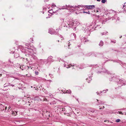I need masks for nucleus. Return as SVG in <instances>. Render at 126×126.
<instances>
[{"label": "nucleus", "mask_w": 126, "mask_h": 126, "mask_svg": "<svg viewBox=\"0 0 126 126\" xmlns=\"http://www.w3.org/2000/svg\"><path fill=\"white\" fill-rule=\"evenodd\" d=\"M22 69L23 70H25V73H24V75L28 77H29L31 76V74L29 72V71H28L30 67L27 66H25L24 65H22Z\"/></svg>", "instance_id": "1"}, {"label": "nucleus", "mask_w": 126, "mask_h": 126, "mask_svg": "<svg viewBox=\"0 0 126 126\" xmlns=\"http://www.w3.org/2000/svg\"><path fill=\"white\" fill-rule=\"evenodd\" d=\"M59 31V29H56L55 30L51 28L49 29L48 30V32L52 34H56L58 33Z\"/></svg>", "instance_id": "2"}, {"label": "nucleus", "mask_w": 126, "mask_h": 126, "mask_svg": "<svg viewBox=\"0 0 126 126\" xmlns=\"http://www.w3.org/2000/svg\"><path fill=\"white\" fill-rule=\"evenodd\" d=\"M68 10H69L70 12H72L76 9L77 7V6H74L70 5H68Z\"/></svg>", "instance_id": "3"}, {"label": "nucleus", "mask_w": 126, "mask_h": 126, "mask_svg": "<svg viewBox=\"0 0 126 126\" xmlns=\"http://www.w3.org/2000/svg\"><path fill=\"white\" fill-rule=\"evenodd\" d=\"M74 25V21L72 20L70 22L68 21V23H67V25H66V27H70L72 28Z\"/></svg>", "instance_id": "4"}, {"label": "nucleus", "mask_w": 126, "mask_h": 126, "mask_svg": "<svg viewBox=\"0 0 126 126\" xmlns=\"http://www.w3.org/2000/svg\"><path fill=\"white\" fill-rule=\"evenodd\" d=\"M81 42H83L85 43L89 41L87 38L84 37H82L81 38Z\"/></svg>", "instance_id": "5"}, {"label": "nucleus", "mask_w": 126, "mask_h": 126, "mask_svg": "<svg viewBox=\"0 0 126 126\" xmlns=\"http://www.w3.org/2000/svg\"><path fill=\"white\" fill-rule=\"evenodd\" d=\"M63 65L64 67H65L67 68H69L71 66H72V65H69L68 63L66 62H65L64 63Z\"/></svg>", "instance_id": "6"}, {"label": "nucleus", "mask_w": 126, "mask_h": 126, "mask_svg": "<svg viewBox=\"0 0 126 126\" xmlns=\"http://www.w3.org/2000/svg\"><path fill=\"white\" fill-rule=\"evenodd\" d=\"M86 8L88 9L91 10L92 9H93L95 7V6L94 5H86L85 6Z\"/></svg>", "instance_id": "7"}, {"label": "nucleus", "mask_w": 126, "mask_h": 126, "mask_svg": "<svg viewBox=\"0 0 126 126\" xmlns=\"http://www.w3.org/2000/svg\"><path fill=\"white\" fill-rule=\"evenodd\" d=\"M83 8V9H81V10H82L83 11H82V12H81V13H86L88 14H90V12L89 11H88V12L84 11V10H86L87 9L86 8L84 9V8Z\"/></svg>", "instance_id": "8"}, {"label": "nucleus", "mask_w": 126, "mask_h": 126, "mask_svg": "<svg viewBox=\"0 0 126 126\" xmlns=\"http://www.w3.org/2000/svg\"><path fill=\"white\" fill-rule=\"evenodd\" d=\"M47 61L48 62H53L54 61V60L53 59V57L50 56H49L47 59Z\"/></svg>", "instance_id": "9"}, {"label": "nucleus", "mask_w": 126, "mask_h": 126, "mask_svg": "<svg viewBox=\"0 0 126 126\" xmlns=\"http://www.w3.org/2000/svg\"><path fill=\"white\" fill-rule=\"evenodd\" d=\"M62 91V92H63V93H64V94H71V91L70 90H67L66 91H63V90Z\"/></svg>", "instance_id": "10"}, {"label": "nucleus", "mask_w": 126, "mask_h": 126, "mask_svg": "<svg viewBox=\"0 0 126 126\" xmlns=\"http://www.w3.org/2000/svg\"><path fill=\"white\" fill-rule=\"evenodd\" d=\"M34 99L35 100L39 101L40 100H42L38 96H36L34 97Z\"/></svg>", "instance_id": "11"}, {"label": "nucleus", "mask_w": 126, "mask_h": 126, "mask_svg": "<svg viewBox=\"0 0 126 126\" xmlns=\"http://www.w3.org/2000/svg\"><path fill=\"white\" fill-rule=\"evenodd\" d=\"M68 5H64V6H62L61 8V9H67L68 10L67 8H68Z\"/></svg>", "instance_id": "12"}, {"label": "nucleus", "mask_w": 126, "mask_h": 126, "mask_svg": "<svg viewBox=\"0 0 126 126\" xmlns=\"http://www.w3.org/2000/svg\"><path fill=\"white\" fill-rule=\"evenodd\" d=\"M4 106L2 104H0V110L3 111L4 110Z\"/></svg>", "instance_id": "13"}, {"label": "nucleus", "mask_w": 126, "mask_h": 126, "mask_svg": "<svg viewBox=\"0 0 126 126\" xmlns=\"http://www.w3.org/2000/svg\"><path fill=\"white\" fill-rule=\"evenodd\" d=\"M17 112L14 111H12V114L13 116H15L17 115Z\"/></svg>", "instance_id": "14"}, {"label": "nucleus", "mask_w": 126, "mask_h": 126, "mask_svg": "<svg viewBox=\"0 0 126 126\" xmlns=\"http://www.w3.org/2000/svg\"><path fill=\"white\" fill-rule=\"evenodd\" d=\"M58 38L60 40H64V38L61 35H60L58 37Z\"/></svg>", "instance_id": "15"}, {"label": "nucleus", "mask_w": 126, "mask_h": 126, "mask_svg": "<svg viewBox=\"0 0 126 126\" xmlns=\"http://www.w3.org/2000/svg\"><path fill=\"white\" fill-rule=\"evenodd\" d=\"M94 12H95L96 13H98L99 12H100V11L99 8H97L96 9V10H94Z\"/></svg>", "instance_id": "16"}, {"label": "nucleus", "mask_w": 126, "mask_h": 126, "mask_svg": "<svg viewBox=\"0 0 126 126\" xmlns=\"http://www.w3.org/2000/svg\"><path fill=\"white\" fill-rule=\"evenodd\" d=\"M103 42L102 41H101L99 44V45L100 46H102L103 45Z\"/></svg>", "instance_id": "17"}, {"label": "nucleus", "mask_w": 126, "mask_h": 126, "mask_svg": "<svg viewBox=\"0 0 126 126\" xmlns=\"http://www.w3.org/2000/svg\"><path fill=\"white\" fill-rule=\"evenodd\" d=\"M97 102H98V103L100 104H104V102H103V101H102L100 100H99L98 99H97Z\"/></svg>", "instance_id": "18"}, {"label": "nucleus", "mask_w": 126, "mask_h": 126, "mask_svg": "<svg viewBox=\"0 0 126 126\" xmlns=\"http://www.w3.org/2000/svg\"><path fill=\"white\" fill-rule=\"evenodd\" d=\"M53 9H52V10H50L48 11L49 13L51 14L50 16H51L52 15V13L54 12L53 11Z\"/></svg>", "instance_id": "19"}, {"label": "nucleus", "mask_w": 126, "mask_h": 126, "mask_svg": "<svg viewBox=\"0 0 126 126\" xmlns=\"http://www.w3.org/2000/svg\"><path fill=\"white\" fill-rule=\"evenodd\" d=\"M111 42L113 43H115L116 42V41L115 40H111Z\"/></svg>", "instance_id": "20"}, {"label": "nucleus", "mask_w": 126, "mask_h": 126, "mask_svg": "<svg viewBox=\"0 0 126 126\" xmlns=\"http://www.w3.org/2000/svg\"><path fill=\"white\" fill-rule=\"evenodd\" d=\"M123 8H124V10L126 12V6L124 5H123Z\"/></svg>", "instance_id": "21"}, {"label": "nucleus", "mask_w": 126, "mask_h": 126, "mask_svg": "<svg viewBox=\"0 0 126 126\" xmlns=\"http://www.w3.org/2000/svg\"><path fill=\"white\" fill-rule=\"evenodd\" d=\"M107 1V0H101V2L103 3H105Z\"/></svg>", "instance_id": "22"}, {"label": "nucleus", "mask_w": 126, "mask_h": 126, "mask_svg": "<svg viewBox=\"0 0 126 126\" xmlns=\"http://www.w3.org/2000/svg\"><path fill=\"white\" fill-rule=\"evenodd\" d=\"M75 13L77 15L79 13H81V12H80V10H79V11H78V13L77 12H75Z\"/></svg>", "instance_id": "23"}, {"label": "nucleus", "mask_w": 126, "mask_h": 126, "mask_svg": "<svg viewBox=\"0 0 126 126\" xmlns=\"http://www.w3.org/2000/svg\"><path fill=\"white\" fill-rule=\"evenodd\" d=\"M118 113H119V114H122V115H123L124 114V113H122V112H121V111H118Z\"/></svg>", "instance_id": "24"}, {"label": "nucleus", "mask_w": 126, "mask_h": 126, "mask_svg": "<svg viewBox=\"0 0 126 126\" xmlns=\"http://www.w3.org/2000/svg\"><path fill=\"white\" fill-rule=\"evenodd\" d=\"M55 6H56V5L55 4H53L52 5V8H53L54 7H55Z\"/></svg>", "instance_id": "25"}, {"label": "nucleus", "mask_w": 126, "mask_h": 126, "mask_svg": "<svg viewBox=\"0 0 126 126\" xmlns=\"http://www.w3.org/2000/svg\"><path fill=\"white\" fill-rule=\"evenodd\" d=\"M43 99L44 101H47V99L45 98H43Z\"/></svg>", "instance_id": "26"}, {"label": "nucleus", "mask_w": 126, "mask_h": 126, "mask_svg": "<svg viewBox=\"0 0 126 126\" xmlns=\"http://www.w3.org/2000/svg\"><path fill=\"white\" fill-rule=\"evenodd\" d=\"M120 120L119 119H117L116 120V122H118L120 121Z\"/></svg>", "instance_id": "27"}, {"label": "nucleus", "mask_w": 126, "mask_h": 126, "mask_svg": "<svg viewBox=\"0 0 126 126\" xmlns=\"http://www.w3.org/2000/svg\"><path fill=\"white\" fill-rule=\"evenodd\" d=\"M35 74L36 75H37L38 74V72L37 71H35Z\"/></svg>", "instance_id": "28"}, {"label": "nucleus", "mask_w": 126, "mask_h": 126, "mask_svg": "<svg viewBox=\"0 0 126 126\" xmlns=\"http://www.w3.org/2000/svg\"><path fill=\"white\" fill-rule=\"evenodd\" d=\"M20 69H21L22 70H23V69H22L23 68H22V66H21L20 67Z\"/></svg>", "instance_id": "29"}, {"label": "nucleus", "mask_w": 126, "mask_h": 126, "mask_svg": "<svg viewBox=\"0 0 126 126\" xmlns=\"http://www.w3.org/2000/svg\"><path fill=\"white\" fill-rule=\"evenodd\" d=\"M106 21H102V24H105V22H106Z\"/></svg>", "instance_id": "30"}, {"label": "nucleus", "mask_w": 126, "mask_h": 126, "mask_svg": "<svg viewBox=\"0 0 126 126\" xmlns=\"http://www.w3.org/2000/svg\"><path fill=\"white\" fill-rule=\"evenodd\" d=\"M120 18L118 17L117 19V20H120Z\"/></svg>", "instance_id": "31"}, {"label": "nucleus", "mask_w": 126, "mask_h": 126, "mask_svg": "<svg viewBox=\"0 0 126 126\" xmlns=\"http://www.w3.org/2000/svg\"><path fill=\"white\" fill-rule=\"evenodd\" d=\"M45 1H48V0H44Z\"/></svg>", "instance_id": "32"}, {"label": "nucleus", "mask_w": 126, "mask_h": 126, "mask_svg": "<svg viewBox=\"0 0 126 126\" xmlns=\"http://www.w3.org/2000/svg\"><path fill=\"white\" fill-rule=\"evenodd\" d=\"M97 1H100L101 0H97Z\"/></svg>", "instance_id": "33"}, {"label": "nucleus", "mask_w": 126, "mask_h": 126, "mask_svg": "<svg viewBox=\"0 0 126 126\" xmlns=\"http://www.w3.org/2000/svg\"><path fill=\"white\" fill-rule=\"evenodd\" d=\"M2 75L1 74H0V77H1Z\"/></svg>", "instance_id": "34"}, {"label": "nucleus", "mask_w": 126, "mask_h": 126, "mask_svg": "<svg viewBox=\"0 0 126 126\" xmlns=\"http://www.w3.org/2000/svg\"><path fill=\"white\" fill-rule=\"evenodd\" d=\"M45 93L46 94H47V91L46 92H45Z\"/></svg>", "instance_id": "35"}, {"label": "nucleus", "mask_w": 126, "mask_h": 126, "mask_svg": "<svg viewBox=\"0 0 126 126\" xmlns=\"http://www.w3.org/2000/svg\"><path fill=\"white\" fill-rule=\"evenodd\" d=\"M49 94V96H51V94Z\"/></svg>", "instance_id": "36"}, {"label": "nucleus", "mask_w": 126, "mask_h": 126, "mask_svg": "<svg viewBox=\"0 0 126 126\" xmlns=\"http://www.w3.org/2000/svg\"><path fill=\"white\" fill-rule=\"evenodd\" d=\"M32 41H34L33 40V39H32Z\"/></svg>", "instance_id": "37"}, {"label": "nucleus", "mask_w": 126, "mask_h": 126, "mask_svg": "<svg viewBox=\"0 0 126 126\" xmlns=\"http://www.w3.org/2000/svg\"><path fill=\"white\" fill-rule=\"evenodd\" d=\"M100 107V108H99V109H102V108H100V107Z\"/></svg>", "instance_id": "38"}, {"label": "nucleus", "mask_w": 126, "mask_h": 126, "mask_svg": "<svg viewBox=\"0 0 126 126\" xmlns=\"http://www.w3.org/2000/svg\"><path fill=\"white\" fill-rule=\"evenodd\" d=\"M90 82V81H89V80L88 81V83H89Z\"/></svg>", "instance_id": "39"}, {"label": "nucleus", "mask_w": 126, "mask_h": 126, "mask_svg": "<svg viewBox=\"0 0 126 126\" xmlns=\"http://www.w3.org/2000/svg\"><path fill=\"white\" fill-rule=\"evenodd\" d=\"M6 108H7V107H5V110H6Z\"/></svg>", "instance_id": "40"}, {"label": "nucleus", "mask_w": 126, "mask_h": 126, "mask_svg": "<svg viewBox=\"0 0 126 126\" xmlns=\"http://www.w3.org/2000/svg\"><path fill=\"white\" fill-rule=\"evenodd\" d=\"M88 79V78H87L86 79V80H87Z\"/></svg>", "instance_id": "41"}, {"label": "nucleus", "mask_w": 126, "mask_h": 126, "mask_svg": "<svg viewBox=\"0 0 126 126\" xmlns=\"http://www.w3.org/2000/svg\"><path fill=\"white\" fill-rule=\"evenodd\" d=\"M58 42H59V40H58Z\"/></svg>", "instance_id": "42"}, {"label": "nucleus", "mask_w": 126, "mask_h": 126, "mask_svg": "<svg viewBox=\"0 0 126 126\" xmlns=\"http://www.w3.org/2000/svg\"><path fill=\"white\" fill-rule=\"evenodd\" d=\"M32 67H31V69H32Z\"/></svg>", "instance_id": "43"}, {"label": "nucleus", "mask_w": 126, "mask_h": 126, "mask_svg": "<svg viewBox=\"0 0 126 126\" xmlns=\"http://www.w3.org/2000/svg\"><path fill=\"white\" fill-rule=\"evenodd\" d=\"M104 106H103V108H104Z\"/></svg>", "instance_id": "44"}, {"label": "nucleus", "mask_w": 126, "mask_h": 126, "mask_svg": "<svg viewBox=\"0 0 126 126\" xmlns=\"http://www.w3.org/2000/svg\"><path fill=\"white\" fill-rule=\"evenodd\" d=\"M125 115H126V113Z\"/></svg>", "instance_id": "45"}]
</instances>
